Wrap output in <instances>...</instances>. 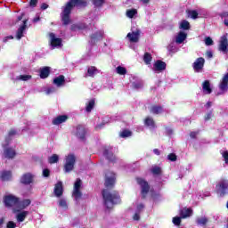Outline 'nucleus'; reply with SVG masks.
Wrapping results in <instances>:
<instances>
[{"mask_svg": "<svg viewBox=\"0 0 228 228\" xmlns=\"http://www.w3.org/2000/svg\"><path fill=\"white\" fill-rule=\"evenodd\" d=\"M115 183H117V175L111 171H107L105 173V183L104 186L107 189L102 191V195L104 200V205L108 209H111L115 204H120L122 200H120V194L118 191H113L110 192L108 190L115 188Z\"/></svg>", "mask_w": 228, "mask_h": 228, "instance_id": "obj_1", "label": "nucleus"}, {"mask_svg": "<svg viewBox=\"0 0 228 228\" xmlns=\"http://www.w3.org/2000/svg\"><path fill=\"white\" fill-rule=\"evenodd\" d=\"M86 4H88L86 0H70L68 2L65 6L62 7V12L61 14L64 26L70 24V13L74 7L77 6L78 8H85Z\"/></svg>", "mask_w": 228, "mask_h": 228, "instance_id": "obj_2", "label": "nucleus"}, {"mask_svg": "<svg viewBox=\"0 0 228 228\" xmlns=\"http://www.w3.org/2000/svg\"><path fill=\"white\" fill-rule=\"evenodd\" d=\"M136 183L141 188L142 200H145V199H147V195H149V191H151V185L149 184V182H147V180L140 177L136 178Z\"/></svg>", "mask_w": 228, "mask_h": 228, "instance_id": "obj_3", "label": "nucleus"}, {"mask_svg": "<svg viewBox=\"0 0 228 228\" xmlns=\"http://www.w3.org/2000/svg\"><path fill=\"white\" fill-rule=\"evenodd\" d=\"M216 194L221 197H225L228 193V180L222 179L216 185Z\"/></svg>", "mask_w": 228, "mask_h": 228, "instance_id": "obj_4", "label": "nucleus"}, {"mask_svg": "<svg viewBox=\"0 0 228 228\" xmlns=\"http://www.w3.org/2000/svg\"><path fill=\"white\" fill-rule=\"evenodd\" d=\"M65 164H64V172L66 174H69V172H72L74 170V166L76 165V155L74 154H69L65 158Z\"/></svg>", "mask_w": 228, "mask_h": 228, "instance_id": "obj_5", "label": "nucleus"}, {"mask_svg": "<svg viewBox=\"0 0 228 228\" xmlns=\"http://www.w3.org/2000/svg\"><path fill=\"white\" fill-rule=\"evenodd\" d=\"M19 197L12 194H8L4 197V204L5 208H17L19 206Z\"/></svg>", "mask_w": 228, "mask_h": 228, "instance_id": "obj_6", "label": "nucleus"}, {"mask_svg": "<svg viewBox=\"0 0 228 228\" xmlns=\"http://www.w3.org/2000/svg\"><path fill=\"white\" fill-rule=\"evenodd\" d=\"M49 38L51 49H60L63 45L61 38L57 37L54 33H50Z\"/></svg>", "mask_w": 228, "mask_h": 228, "instance_id": "obj_7", "label": "nucleus"}, {"mask_svg": "<svg viewBox=\"0 0 228 228\" xmlns=\"http://www.w3.org/2000/svg\"><path fill=\"white\" fill-rule=\"evenodd\" d=\"M81 184L82 182L79 178H77L74 183V189L72 195L75 198V200H79L81 197H83V192H81Z\"/></svg>", "mask_w": 228, "mask_h": 228, "instance_id": "obj_8", "label": "nucleus"}, {"mask_svg": "<svg viewBox=\"0 0 228 228\" xmlns=\"http://www.w3.org/2000/svg\"><path fill=\"white\" fill-rule=\"evenodd\" d=\"M129 42L136 44L140 40V30L137 28H132L131 32L126 36Z\"/></svg>", "mask_w": 228, "mask_h": 228, "instance_id": "obj_9", "label": "nucleus"}, {"mask_svg": "<svg viewBox=\"0 0 228 228\" xmlns=\"http://www.w3.org/2000/svg\"><path fill=\"white\" fill-rule=\"evenodd\" d=\"M204 63H206V60H204L202 57H200L196 59V61L192 63V69L196 72H202L204 69Z\"/></svg>", "mask_w": 228, "mask_h": 228, "instance_id": "obj_10", "label": "nucleus"}, {"mask_svg": "<svg viewBox=\"0 0 228 228\" xmlns=\"http://www.w3.org/2000/svg\"><path fill=\"white\" fill-rule=\"evenodd\" d=\"M76 136L79 138L82 142H86V128L82 125L77 126Z\"/></svg>", "mask_w": 228, "mask_h": 228, "instance_id": "obj_11", "label": "nucleus"}, {"mask_svg": "<svg viewBox=\"0 0 228 228\" xmlns=\"http://www.w3.org/2000/svg\"><path fill=\"white\" fill-rule=\"evenodd\" d=\"M219 51H221V53H224V54H226V53L228 51L227 34L221 37V40L219 43Z\"/></svg>", "mask_w": 228, "mask_h": 228, "instance_id": "obj_12", "label": "nucleus"}, {"mask_svg": "<svg viewBox=\"0 0 228 228\" xmlns=\"http://www.w3.org/2000/svg\"><path fill=\"white\" fill-rule=\"evenodd\" d=\"M34 175L31 173H26L23 174L22 176L20 177V183L21 184H31L33 183Z\"/></svg>", "mask_w": 228, "mask_h": 228, "instance_id": "obj_13", "label": "nucleus"}, {"mask_svg": "<svg viewBox=\"0 0 228 228\" xmlns=\"http://www.w3.org/2000/svg\"><path fill=\"white\" fill-rule=\"evenodd\" d=\"M69 120L68 115H60L54 118L52 121L53 126H60V124H65Z\"/></svg>", "mask_w": 228, "mask_h": 228, "instance_id": "obj_14", "label": "nucleus"}, {"mask_svg": "<svg viewBox=\"0 0 228 228\" xmlns=\"http://www.w3.org/2000/svg\"><path fill=\"white\" fill-rule=\"evenodd\" d=\"M51 74V67L45 66L39 69V77L41 79H47Z\"/></svg>", "mask_w": 228, "mask_h": 228, "instance_id": "obj_15", "label": "nucleus"}, {"mask_svg": "<svg viewBox=\"0 0 228 228\" xmlns=\"http://www.w3.org/2000/svg\"><path fill=\"white\" fill-rule=\"evenodd\" d=\"M53 193L55 197H61L63 195V182H57L53 189Z\"/></svg>", "mask_w": 228, "mask_h": 228, "instance_id": "obj_16", "label": "nucleus"}, {"mask_svg": "<svg viewBox=\"0 0 228 228\" xmlns=\"http://www.w3.org/2000/svg\"><path fill=\"white\" fill-rule=\"evenodd\" d=\"M4 156L7 159H13L17 156V151L12 148H6L4 151Z\"/></svg>", "mask_w": 228, "mask_h": 228, "instance_id": "obj_17", "label": "nucleus"}, {"mask_svg": "<svg viewBox=\"0 0 228 228\" xmlns=\"http://www.w3.org/2000/svg\"><path fill=\"white\" fill-rule=\"evenodd\" d=\"M27 22L28 20H23V24L22 26H20L16 33V38L17 40H20V38H22V37H24V33L26 32V28H27Z\"/></svg>", "mask_w": 228, "mask_h": 228, "instance_id": "obj_18", "label": "nucleus"}, {"mask_svg": "<svg viewBox=\"0 0 228 228\" xmlns=\"http://www.w3.org/2000/svg\"><path fill=\"white\" fill-rule=\"evenodd\" d=\"M167 69V63L161 61H157L153 64L154 72H161V70H165Z\"/></svg>", "mask_w": 228, "mask_h": 228, "instance_id": "obj_19", "label": "nucleus"}, {"mask_svg": "<svg viewBox=\"0 0 228 228\" xmlns=\"http://www.w3.org/2000/svg\"><path fill=\"white\" fill-rule=\"evenodd\" d=\"M103 156H105L106 159L110 161V163H115L117 161V157H115V154H113V151L105 149L103 151Z\"/></svg>", "mask_w": 228, "mask_h": 228, "instance_id": "obj_20", "label": "nucleus"}, {"mask_svg": "<svg viewBox=\"0 0 228 228\" xmlns=\"http://www.w3.org/2000/svg\"><path fill=\"white\" fill-rule=\"evenodd\" d=\"M102 38H104V30H98L91 36L93 42H99V40H102Z\"/></svg>", "mask_w": 228, "mask_h": 228, "instance_id": "obj_21", "label": "nucleus"}, {"mask_svg": "<svg viewBox=\"0 0 228 228\" xmlns=\"http://www.w3.org/2000/svg\"><path fill=\"white\" fill-rule=\"evenodd\" d=\"M30 204H31V200L27 199V200H20V199L17 208L20 209V211H22V209H26V208H28Z\"/></svg>", "mask_w": 228, "mask_h": 228, "instance_id": "obj_22", "label": "nucleus"}, {"mask_svg": "<svg viewBox=\"0 0 228 228\" xmlns=\"http://www.w3.org/2000/svg\"><path fill=\"white\" fill-rule=\"evenodd\" d=\"M179 215L181 218H188L191 215H193V210L191 208H183V209L180 210Z\"/></svg>", "mask_w": 228, "mask_h": 228, "instance_id": "obj_23", "label": "nucleus"}, {"mask_svg": "<svg viewBox=\"0 0 228 228\" xmlns=\"http://www.w3.org/2000/svg\"><path fill=\"white\" fill-rule=\"evenodd\" d=\"M99 74V69L95 68V66H90L87 68V73L86 74V77H94Z\"/></svg>", "mask_w": 228, "mask_h": 228, "instance_id": "obj_24", "label": "nucleus"}, {"mask_svg": "<svg viewBox=\"0 0 228 228\" xmlns=\"http://www.w3.org/2000/svg\"><path fill=\"white\" fill-rule=\"evenodd\" d=\"M188 34L183 31H180L175 37V44H183L186 40Z\"/></svg>", "mask_w": 228, "mask_h": 228, "instance_id": "obj_25", "label": "nucleus"}, {"mask_svg": "<svg viewBox=\"0 0 228 228\" xmlns=\"http://www.w3.org/2000/svg\"><path fill=\"white\" fill-rule=\"evenodd\" d=\"M0 179L4 182L10 181L12 179V171H2L0 173Z\"/></svg>", "mask_w": 228, "mask_h": 228, "instance_id": "obj_26", "label": "nucleus"}, {"mask_svg": "<svg viewBox=\"0 0 228 228\" xmlns=\"http://www.w3.org/2000/svg\"><path fill=\"white\" fill-rule=\"evenodd\" d=\"M144 125L147 127H151V129H155V127H156V122L154 121V118H152L151 117H147L144 119Z\"/></svg>", "mask_w": 228, "mask_h": 228, "instance_id": "obj_27", "label": "nucleus"}, {"mask_svg": "<svg viewBox=\"0 0 228 228\" xmlns=\"http://www.w3.org/2000/svg\"><path fill=\"white\" fill-rule=\"evenodd\" d=\"M65 84V76L60 75L53 78V85H56L57 86H61Z\"/></svg>", "mask_w": 228, "mask_h": 228, "instance_id": "obj_28", "label": "nucleus"}, {"mask_svg": "<svg viewBox=\"0 0 228 228\" xmlns=\"http://www.w3.org/2000/svg\"><path fill=\"white\" fill-rule=\"evenodd\" d=\"M86 29V25L85 23H76L71 25V31H83Z\"/></svg>", "mask_w": 228, "mask_h": 228, "instance_id": "obj_29", "label": "nucleus"}, {"mask_svg": "<svg viewBox=\"0 0 228 228\" xmlns=\"http://www.w3.org/2000/svg\"><path fill=\"white\" fill-rule=\"evenodd\" d=\"M32 77L31 75H19L14 77V81H31Z\"/></svg>", "mask_w": 228, "mask_h": 228, "instance_id": "obj_30", "label": "nucleus"}, {"mask_svg": "<svg viewBox=\"0 0 228 228\" xmlns=\"http://www.w3.org/2000/svg\"><path fill=\"white\" fill-rule=\"evenodd\" d=\"M150 111L151 113H153V115H159V113H163V107L159 105H153L151 106Z\"/></svg>", "mask_w": 228, "mask_h": 228, "instance_id": "obj_31", "label": "nucleus"}, {"mask_svg": "<svg viewBox=\"0 0 228 228\" xmlns=\"http://www.w3.org/2000/svg\"><path fill=\"white\" fill-rule=\"evenodd\" d=\"M29 215L28 211H22L17 215V220L18 222H24L26 220V216Z\"/></svg>", "mask_w": 228, "mask_h": 228, "instance_id": "obj_32", "label": "nucleus"}, {"mask_svg": "<svg viewBox=\"0 0 228 228\" xmlns=\"http://www.w3.org/2000/svg\"><path fill=\"white\" fill-rule=\"evenodd\" d=\"M60 161V157L57 154H53L48 158V163L50 165H54V163H58Z\"/></svg>", "mask_w": 228, "mask_h": 228, "instance_id": "obj_33", "label": "nucleus"}, {"mask_svg": "<svg viewBox=\"0 0 228 228\" xmlns=\"http://www.w3.org/2000/svg\"><path fill=\"white\" fill-rule=\"evenodd\" d=\"M143 61L145 65H151V61H152V55L150 53H145L143 55Z\"/></svg>", "mask_w": 228, "mask_h": 228, "instance_id": "obj_34", "label": "nucleus"}, {"mask_svg": "<svg viewBox=\"0 0 228 228\" xmlns=\"http://www.w3.org/2000/svg\"><path fill=\"white\" fill-rule=\"evenodd\" d=\"M133 135V132L128 129H124L123 131L120 132L119 136L121 138H129V136Z\"/></svg>", "mask_w": 228, "mask_h": 228, "instance_id": "obj_35", "label": "nucleus"}, {"mask_svg": "<svg viewBox=\"0 0 228 228\" xmlns=\"http://www.w3.org/2000/svg\"><path fill=\"white\" fill-rule=\"evenodd\" d=\"M188 13V17H190L191 19H200V16H199V11L197 12L196 10H191V11H188L187 12Z\"/></svg>", "mask_w": 228, "mask_h": 228, "instance_id": "obj_36", "label": "nucleus"}, {"mask_svg": "<svg viewBox=\"0 0 228 228\" xmlns=\"http://www.w3.org/2000/svg\"><path fill=\"white\" fill-rule=\"evenodd\" d=\"M116 72L119 76H126V74H127V69L122 66H118L116 68Z\"/></svg>", "mask_w": 228, "mask_h": 228, "instance_id": "obj_37", "label": "nucleus"}, {"mask_svg": "<svg viewBox=\"0 0 228 228\" xmlns=\"http://www.w3.org/2000/svg\"><path fill=\"white\" fill-rule=\"evenodd\" d=\"M198 12H199L200 19V18L208 19V17H209V12H208V11L205 10V9H200V10L198 11Z\"/></svg>", "mask_w": 228, "mask_h": 228, "instance_id": "obj_38", "label": "nucleus"}, {"mask_svg": "<svg viewBox=\"0 0 228 228\" xmlns=\"http://www.w3.org/2000/svg\"><path fill=\"white\" fill-rule=\"evenodd\" d=\"M180 29H185L188 30L190 29V22L188 20H183L180 22Z\"/></svg>", "mask_w": 228, "mask_h": 228, "instance_id": "obj_39", "label": "nucleus"}, {"mask_svg": "<svg viewBox=\"0 0 228 228\" xmlns=\"http://www.w3.org/2000/svg\"><path fill=\"white\" fill-rule=\"evenodd\" d=\"M196 224H197L198 225H207V224H208V219H207V217H198V218L196 219Z\"/></svg>", "mask_w": 228, "mask_h": 228, "instance_id": "obj_40", "label": "nucleus"}, {"mask_svg": "<svg viewBox=\"0 0 228 228\" xmlns=\"http://www.w3.org/2000/svg\"><path fill=\"white\" fill-rule=\"evenodd\" d=\"M136 13H138V11H136V9L127 10L126 17H128V19H133V17H134V15H136Z\"/></svg>", "mask_w": 228, "mask_h": 228, "instance_id": "obj_41", "label": "nucleus"}, {"mask_svg": "<svg viewBox=\"0 0 228 228\" xmlns=\"http://www.w3.org/2000/svg\"><path fill=\"white\" fill-rule=\"evenodd\" d=\"M94 106H95V100H91L86 108V110L87 111V113H90V111L94 110Z\"/></svg>", "mask_w": 228, "mask_h": 228, "instance_id": "obj_42", "label": "nucleus"}, {"mask_svg": "<svg viewBox=\"0 0 228 228\" xmlns=\"http://www.w3.org/2000/svg\"><path fill=\"white\" fill-rule=\"evenodd\" d=\"M151 174L153 175H161V167L155 166L151 168Z\"/></svg>", "mask_w": 228, "mask_h": 228, "instance_id": "obj_43", "label": "nucleus"}, {"mask_svg": "<svg viewBox=\"0 0 228 228\" xmlns=\"http://www.w3.org/2000/svg\"><path fill=\"white\" fill-rule=\"evenodd\" d=\"M228 85V73H226L225 75H224L220 86H227Z\"/></svg>", "mask_w": 228, "mask_h": 228, "instance_id": "obj_44", "label": "nucleus"}, {"mask_svg": "<svg viewBox=\"0 0 228 228\" xmlns=\"http://www.w3.org/2000/svg\"><path fill=\"white\" fill-rule=\"evenodd\" d=\"M168 51L170 53H177V47H175V42H172L168 46H167Z\"/></svg>", "mask_w": 228, "mask_h": 228, "instance_id": "obj_45", "label": "nucleus"}, {"mask_svg": "<svg viewBox=\"0 0 228 228\" xmlns=\"http://www.w3.org/2000/svg\"><path fill=\"white\" fill-rule=\"evenodd\" d=\"M227 90H228V86H219L218 92L216 93V95H222V94H225Z\"/></svg>", "mask_w": 228, "mask_h": 228, "instance_id": "obj_46", "label": "nucleus"}, {"mask_svg": "<svg viewBox=\"0 0 228 228\" xmlns=\"http://www.w3.org/2000/svg\"><path fill=\"white\" fill-rule=\"evenodd\" d=\"M59 206L60 208H63V209H68L69 206L67 205V200L64 199H61L59 200Z\"/></svg>", "mask_w": 228, "mask_h": 228, "instance_id": "obj_47", "label": "nucleus"}, {"mask_svg": "<svg viewBox=\"0 0 228 228\" xmlns=\"http://www.w3.org/2000/svg\"><path fill=\"white\" fill-rule=\"evenodd\" d=\"M181 220H183V217L180 216H175V217H173V224L174 225H181Z\"/></svg>", "mask_w": 228, "mask_h": 228, "instance_id": "obj_48", "label": "nucleus"}, {"mask_svg": "<svg viewBox=\"0 0 228 228\" xmlns=\"http://www.w3.org/2000/svg\"><path fill=\"white\" fill-rule=\"evenodd\" d=\"M104 3H105V0H93V4H94V6H96L97 8L102 6Z\"/></svg>", "mask_w": 228, "mask_h": 228, "instance_id": "obj_49", "label": "nucleus"}, {"mask_svg": "<svg viewBox=\"0 0 228 228\" xmlns=\"http://www.w3.org/2000/svg\"><path fill=\"white\" fill-rule=\"evenodd\" d=\"M167 159L169 161H177V155L175 153H170L167 155Z\"/></svg>", "mask_w": 228, "mask_h": 228, "instance_id": "obj_50", "label": "nucleus"}, {"mask_svg": "<svg viewBox=\"0 0 228 228\" xmlns=\"http://www.w3.org/2000/svg\"><path fill=\"white\" fill-rule=\"evenodd\" d=\"M213 92V89H211V86H203V94L205 95H208Z\"/></svg>", "mask_w": 228, "mask_h": 228, "instance_id": "obj_51", "label": "nucleus"}, {"mask_svg": "<svg viewBox=\"0 0 228 228\" xmlns=\"http://www.w3.org/2000/svg\"><path fill=\"white\" fill-rule=\"evenodd\" d=\"M221 17L224 19V25L228 27V12H223Z\"/></svg>", "mask_w": 228, "mask_h": 228, "instance_id": "obj_52", "label": "nucleus"}, {"mask_svg": "<svg viewBox=\"0 0 228 228\" xmlns=\"http://www.w3.org/2000/svg\"><path fill=\"white\" fill-rule=\"evenodd\" d=\"M15 134H17V130H15V128H12L8 132V138H12V136H15Z\"/></svg>", "mask_w": 228, "mask_h": 228, "instance_id": "obj_53", "label": "nucleus"}, {"mask_svg": "<svg viewBox=\"0 0 228 228\" xmlns=\"http://www.w3.org/2000/svg\"><path fill=\"white\" fill-rule=\"evenodd\" d=\"M51 175V170L49 168H45L43 170V177H49Z\"/></svg>", "mask_w": 228, "mask_h": 228, "instance_id": "obj_54", "label": "nucleus"}, {"mask_svg": "<svg viewBox=\"0 0 228 228\" xmlns=\"http://www.w3.org/2000/svg\"><path fill=\"white\" fill-rule=\"evenodd\" d=\"M7 228H15L17 227V224L13 221H9L6 225Z\"/></svg>", "mask_w": 228, "mask_h": 228, "instance_id": "obj_55", "label": "nucleus"}, {"mask_svg": "<svg viewBox=\"0 0 228 228\" xmlns=\"http://www.w3.org/2000/svg\"><path fill=\"white\" fill-rule=\"evenodd\" d=\"M205 44L206 45H213V39H211V37H206Z\"/></svg>", "mask_w": 228, "mask_h": 228, "instance_id": "obj_56", "label": "nucleus"}, {"mask_svg": "<svg viewBox=\"0 0 228 228\" xmlns=\"http://www.w3.org/2000/svg\"><path fill=\"white\" fill-rule=\"evenodd\" d=\"M223 158L224 159L226 165H228V151H227L223 152Z\"/></svg>", "mask_w": 228, "mask_h": 228, "instance_id": "obj_57", "label": "nucleus"}, {"mask_svg": "<svg viewBox=\"0 0 228 228\" xmlns=\"http://www.w3.org/2000/svg\"><path fill=\"white\" fill-rule=\"evenodd\" d=\"M145 208V205H143V203H140L138 206H137V211L138 213H142V210L144 209Z\"/></svg>", "mask_w": 228, "mask_h": 228, "instance_id": "obj_58", "label": "nucleus"}, {"mask_svg": "<svg viewBox=\"0 0 228 228\" xmlns=\"http://www.w3.org/2000/svg\"><path fill=\"white\" fill-rule=\"evenodd\" d=\"M37 3H38V0H30L29 4L32 8H35V6H37Z\"/></svg>", "mask_w": 228, "mask_h": 228, "instance_id": "obj_59", "label": "nucleus"}, {"mask_svg": "<svg viewBox=\"0 0 228 228\" xmlns=\"http://www.w3.org/2000/svg\"><path fill=\"white\" fill-rule=\"evenodd\" d=\"M133 220H135L136 222H138V220H140V212L135 213L133 216Z\"/></svg>", "mask_w": 228, "mask_h": 228, "instance_id": "obj_60", "label": "nucleus"}, {"mask_svg": "<svg viewBox=\"0 0 228 228\" xmlns=\"http://www.w3.org/2000/svg\"><path fill=\"white\" fill-rule=\"evenodd\" d=\"M104 126H106V123L104 122H102L101 124L97 125L95 126V129L98 130V129H102V127H104Z\"/></svg>", "mask_w": 228, "mask_h": 228, "instance_id": "obj_61", "label": "nucleus"}, {"mask_svg": "<svg viewBox=\"0 0 228 228\" xmlns=\"http://www.w3.org/2000/svg\"><path fill=\"white\" fill-rule=\"evenodd\" d=\"M8 40H13V36H7V37H4V44H6V42H8Z\"/></svg>", "mask_w": 228, "mask_h": 228, "instance_id": "obj_62", "label": "nucleus"}, {"mask_svg": "<svg viewBox=\"0 0 228 228\" xmlns=\"http://www.w3.org/2000/svg\"><path fill=\"white\" fill-rule=\"evenodd\" d=\"M197 134H199V132H191V133H190V136H191V138H192V139L197 138Z\"/></svg>", "mask_w": 228, "mask_h": 228, "instance_id": "obj_63", "label": "nucleus"}, {"mask_svg": "<svg viewBox=\"0 0 228 228\" xmlns=\"http://www.w3.org/2000/svg\"><path fill=\"white\" fill-rule=\"evenodd\" d=\"M206 56H207V58H208V59L213 58V52L208 51V52L206 53Z\"/></svg>", "mask_w": 228, "mask_h": 228, "instance_id": "obj_64", "label": "nucleus"}]
</instances>
